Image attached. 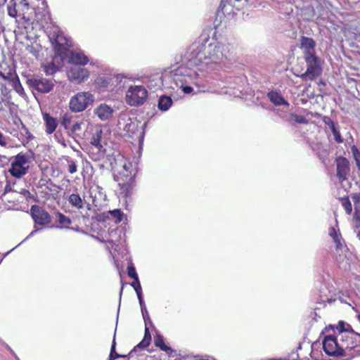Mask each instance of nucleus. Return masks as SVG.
I'll return each instance as SVG.
<instances>
[{
    "instance_id": "1",
    "label": "nucleus",
    "mask_w": 360,
    "mask_h": 360,
    "mask_svg": "<svg viewBox=\"0 0 360 360\" xmlns=\"http://www.w3.org/2000/svg\"><path fill=\"white\" fill-rule=\"evenodd\" d=\"M236 51L229 43H209V38L205 37L195 41L186 53V58L191 66L200 65L214 69L215 65H226L234 60Z\"/></svg>"
},
{
    "instance_id": "2",
    "label": "nucleus",
    "mask_w": 360,
    "mask_h": 360,
    "mask_svg": "<svg viewBox=\"0 0 360 360\" xmlns=\"http://www.w3.org/2000/svg\"><path fill=\"white\" fill-rule=\"evenodd\" d=\"M331 330L333 334L323 336L322 340L323 349L330 356H344L360 346L359 340V333L354 331L350 324L339 321L337 325L330 324L324 329L325 331Z\"/></svg>"
},
{
    "instance_id": "3",
    "label": "nucleus",
    "mask_w": 360,
    "mask_h": 360,
    "mask_svg": "<svg viewBox=\"0 0 360 360\" xmlns=\"http://www.w3.org/2000/svg\"><path fill=\"white\" fill-rule=\"evenodd\" d=\"M57 227L70 229L76 232L89 235L102 243H112V247H114L115 251H117V247L120 244H122V240L123 242L125 241V226H115L113 229H111L112 226H86L85 230L80 226Z\"/></svg>"
},
{
    "instance_id": "4",
    "label": "nucleus",
    "mask_w": 360,
    "mask_h": 360,
    "mask_svg": "<svg viewBox=\"0 0 360 360\" xmlns=\"http://www.w3.org/2000/svg\"><path fill=\"white\" fill-rule=\"evenodd\" d=\"M30 214L34 220L35 225H47L51 222L52 218L60 225H69L72 222L69 217L59 212H55L51 217L44 207L37 205L31 206Z\"/></svg>"
},
{
    "instance_id": "5",
    "label": "nucleus",
    "mask_w": 360,
    "mask_h": 360,
    "mask_svg": "<svg viewBox=\"0 0 360 360\" xmlns=\"http://www.w3.org/2000/svg\"><path fill=\"white\" fill-rule=\"evenodd\" d=\"M94 101V96L89 91L78 92L71 97L69 108L72 112H81L92 105Z\"/></svg>"
},
{
    "instance_id": "6",
    "label": "nucleus",
    "mask_w": 360,
    "mask_h": 360,
    "mask_svg": "<svg viewBox=\"0 0 360 360\" xmlns=\"http://www.w3.org/2000/svg\"><path fill=\"white\" fill-rule=\"evenodd\" d=\"M30 156L27 153H20L14 157L8 172L13 177L20 179L27 173Z\"/></svg>"
},
{
    "instance_id": "7",
    "label": "nucleus",
    "mask_w": 360,
    "mask_h": 360,
    "mask_svg": "<svg viewBox=\"0 0 360 360\" xmlns=\"http://www.w3.org/2000/svg\"><path fill=\"white\" fill-rule=\"evenodd\" d=\"M338 227L339 226H330L328 233L335 243V254L337 256V260L338 262H343L347 257V253L349 250L342 238Z\"/></svg>"
},
{
    "instance_id": "8",
    "label": "nucleus",
    "mask_w": 360,
    "mask_h": 360,
    "mask_svg": "<svg viewBox=\"0 0 360 360\" xmlns=\"http://www.w3.org/2000/svg\"><path fill=\"white\" fill-rule=\"evenodd\" d=\"M307 64V70L301 75L303 79L314 80L321 73V59L316 55L304 56Z\"/></svg>"
},
{
    "instance_id": "9",
    "label": "nucleus",
    "mask_w": 360,
    "mask_h": 360,
    "mask_svg": "<svg viewBox=\"0 0 360 360\" xmlns=\"http://www.w3.org/2000/svg\"><path fill=\"white\" fill-rule=\"evenodd\" d=\"M148 96V91L143 86H131L126 93V101L131 106L142 105Z\"/></svg>"
},
{
    "instance_id": "10",
    "label": "nucleus",
    "mask_w": 360,
    "mask_h": 360,
    "mask_svg": "<svg viewBox=\"0 0 360 360\" xmlns=\"http://www.w3.org/2000/svg\"><path fill=\"white\" fill-rule=\"evenodd\" d=\"M27 84L30 89L41 94L50 92L54 86V83L52 80L38 75L28 77Z\"/></svg>"
},
{
    "instance_id": "11",
    "label": "nucleus",
    "mask_w": 360,
    "mask_h": 360,
    "mask_svg": "<svg viewBox=\"0 0 360 360\" xmlns=\"http://www.w3.org/2000/svg\"><path fill=\"white\" fill-rule=\"evenodd\" d=\"M141 124L136 118H131L126 114L121 115L118 120V127L125 131L129 137H134L139 132V126Z\"/></svg>"
},
{
    "instance_id": "12",
    "label": "nucleus",
    "mask_w": 360,
    "mask_h": 360,
    "mask_svg": "<svg viewBox=\"0 0 360 360\" xmlns=\"http://www.w3.org/2000/svg\"><path fill=\"white\" fill-rule=\"evenodd\" d=\"M103 131L100 127H96L94 129V131L93 132L92 137L91 139L90 143L94 147V149L96 150V153H92V155L91 158L93 160H98L100 159L101 156L104 154V149L101 144V136H102Z\"/></svg>"
},
{
    "instance_id": "13",
    "label": "nucleus",
    "mask_w": 360,
    "mask_h": 360,
    "mask_svg": "<svg viewBox=\"0 0 360 360\" xmlns=\"http://www.w3.org/2000/svg\"><path fill=\"white\" fill-rule=\"evenodd\" d=\"M144 323H145V330H144L143 338L138 345H136L134 347V349L130 351V354H132L134 352H136L138 349L143 350V349L148 347L151 343L152 338H151L149 327H152V328H155V326H154L152 320L150 319V318L149 319H146L144 321Z\"/></svg>"
},
{
    "instance_id": "14",
    "label": "nucleus",
    "mask_w": 360,
    "mask_h": 360,
    "mask_svg": "<svg viewBox=\"0 0 360 360\" xmlns=\"http://www.w3.org/2000/svg\"><path fill=\"white\" fill-rule=\"evenodd\" d=\"M68 77L71 82L80 84L86 80L89 76L87 69L81 67H73L68 71Z\"/></svg>"
},
{
    "instance_id": "15",
    "label": "nucleus",
    "mask_w": 360,
    "mask_h": 360,
    "mask_svg": "<svg viewBox=\"0 0 360 360\" xmlns=\"http://www.w3.org/2000/svg\"><path fill=\"white\" fill-rule=\"evenodd\" d=\"M154 345L159 348L161 351L165 352L167 354L169 357L177 356V352L175 349H173L169 345L165 342L164 336L158 330L155 331L154 335Z\"/></svg>"
},
{
    "instance_id": "16",
    "label": "nucleus",
    "mask_w": 360,
    "mask_h": 360,
    "mask_svg": "<svg viewBox=\"0 0 360 360\" xmlns=\"http://www.w3.org/2000/svg\"><path fill=\"white\" fill-rule=\"evenodd\" d=\"M89 195L92 199V205L95 207L101 206L107 198L103 188L98 185H94L90 188Z\"/></svg>"
},
{
    "instance_id": "17",
    "label": "nucleus",
    "mask_w": 360,
    "mask_h": 360,
    "mask_svg": "<svg viewBox=\"0 0 360 360\" xmlns=\"http://www.w3.org/2000/svg\"><path fill=\"white\" fill-rule=\"evenodd\" d=\"M337 177L340 181L347 179L349 174V162L346 158L338 157L336 159Z\"/></svg>"
},
{
    "instance_id": "18",
    "label": "nucleus",
    "mask_w": 360,
    "mask_h": 360,
    "mask_svg": "<svg viewBox=\"0 0 360 360\" xmlns=\"http://www.w3.org/2000/svg\"><path fill=\"white\" fill-rule=\"evenodd\" d=\"M114 109L105 103H101L94 110V113L101 121H107L112 118Z\"/></svg>"
},
{
    "instance_id": "19",
    "label": "nucleus",
    "mask_w": 360,
    "mask_h": 360,
    "mask_svg": "<svg viewBox=\"0 0 360 360\" xmlns=\"http://www.w3.org/2000/svg\"><path fill=\"white\" fill-rule=\"evenodd\" d=\"M300 41V48L302 50L303 56L316 54V42L312 38L302 36Z\"/></svg>"
},
{
    "instance_id": "20",
    "label": "nucleus",
    "mask_w": 360,
    "mask_h": 360,
    "mask_svg": "<svg viewBox=\"0 0 360 360\" xmlns=\"http://www.w3.org/2000/svg\"><path fill=\"white\" fill-rule=\"evenodd\" d=\"M69 63L79 65H84L88 63L87 56L82 51H71L69 55Z\"/></svg>"
},
{
    "instance_id": "21",
    "label": "nucleus",
    "mask_w": 360,
    "mask_h": 360,
    "mask_svg": "<svg viewBox=\"0 0 360 360\" xmlns=\"http://www.w3.org/2000/svg\"><path fill=\"white\" fill-rule=\"evenodd\" d=\"M43 120L45 123L46 134H51L53 133L58 124L57 119L51 117L49 113H44Z\"/></svg>"
},
{
    "instance_id": "22",
    "label": "nucleus",
    "mask_w": 360,
    "mask_h": 360,
    "mask_svg": "<svg viewBox=\"0 0 360 360\" xmlns=\"http://www.w3.org/2000/svg\"><path fill=\"white\" fill-rule=\"evenodd\" d=\"M323 122L328 126L330 129L331 130L335 141L338 143H343V139L339 132V131L336 129L335 124L334 122L328 117H325L323 118Z\"/></svg>"
},
{
    "instance_id": "23",
    "label": "nucleus",
    "mask_w": 360,
    "mask_h": 360,
    "mask_svg": "<svg viewBox=\"0 0 360 360\" xmlns=\"http://www.w3.org/2000/svg\"><path fill=\"white\" fill-rule=\"evenodd\" d=\"M120 188V195L123 198H127L131 195L133 184L134 181H117Z\"/></svg>"
},
{
    "instance_id": "24",
    "label": "nucleus",
    "mask_w": 360,
    "mask_h": 360,
    "mask_svg": "<svg viewBox=\"0 0 360 360\" xmlns=\"http://www.w3.org/2000/svg\"><path fill=\"white\" fill-rule=\"evenodd\" d=\"M134 176L135 174H132V171L119 170L114 179L117 181H134Z\"/></svg>"
},
{
    "instance_id": "25",
    "label": "nucleus",
    "mask_w": 360,
    "mask_h": 360,
    "mask_svg": "<svg viewBox=\"0 0 360 360\" xmlns=\"http://www.w3.org/2000/svg\"><path fill=\"white\" fill-rule=\"evenodd\" d=\"M68 202L75 209L80 210L84 207V200L77 193H72L68 197Z\"/></svg>"
},
{
    "instance_id": "26",
    "label": "nucleus",
    "mask_w": 360,
    "mask_h": 360,
    "mask_svg": "<svg viewBox=\"0 0 360 360\" xmlns=\"http://www.w3.org/2000/svg\"><path fill=\"white\" fill-rule=\"evenodd\" d=\"M83 122H74L72 127L68 129V135L74 139L82 136Z\"/></svg>"
},
{
    "instance_id": "27",
    "label": "nucleus",
    "mask_w": 360,
    "mask_h": 360,
    "mask_svg": "<svg viewBox=\"0 0 360 360\" xmlns=\"http://www.w3.org/2000/svg\"><path fill=\"white\" fill-rule=\"evenodd\" d=\"M106 217L114 221L115 224L120 223L125 217L124 213L120 209H115L108 212Z\"/></svg>"
},
{
    "instance_id": "28",
    "label": "nucleus",
    "mask_w": 360,
    "mask_h": 360,
    "mask_svg": "<svg viewBox=\"0 0 360 360\" xmlns=\"http://www.w3.org/2000/svg\"><path fill=\"white\" fill-rule=\"evenodd\" d=\"M270 101L276 105H288V103L285 101L283 96L277 92L271 91L268 94Z\"/></svg>"
},
{
    "instance_id": "29",
    "label": "nucleus",
    "mask_w": 360,
    "mask_h": 360,
    "mask_svg": "<svg viewBox=\"0 0 360 360\" xmlns=\"http://www.w3.org/2000/svg\"><path fill=\"white\" fill-rule=\"evenodd\" d=\"M172 104V100L169 96H161L158 100V108L162 111L167 110Z\"/></svg>"
},
{
    "instance_id": "30",
    "label": "nucleus",
    "mask_w": 360,
    "mask_h": 360,
    "mask_svg": "<svg viewBox=\"0 0 360 360\" xmlns=\"http://www.w3.org/2000/svg\"><path fill=\"white\" fill-rule=\"evenodd\" d=\"M326 287L324 286V288L322 286L321 288L319 290V297H320V303L326 304V302H328V304H331L334 302L336 299L333 298L332 295L328 296L326 293Z\"/></svg>"
},
{
    "instance_id": "31",
    "label": "nucleus",
    "mask_w": 360,
    "mask_h": 360,
    "mask_svg": "<svg viewBox=\"0 0 360 360\" xmlns=\"http://www.w3.org/2000/svg\"><path fill=\"white\" fill-rule=\"evenodd\" d=\"M131 285L134 288L136 293L139 302L143 300L142 288L139 277L136 278V280H134V281L131 283Z\"/></svg>"
},
{
    "instance_id": "32",
    "label": "nucleus",
    "mask_w": 360,
    "mask_h": 360,
    "mask_svg": "<svg viewBox=\"0 0 360 360\" xmlns=\"http://www.w3.org/2000/svg\"><path fill=\"white\" fill-rule=\"evenodd\" d=\"M0 77L11 83L18 77V75L15 70L9 68L7 72H0Z\"/></svg>"
},
{
    "instance_id": "33",
    "label": "nucleus",
    "mask_w": 360,
    "mask_h": 360,
    "mask_svg": "<svg viewBox=\"0 0 360 360\" xmlns=\"http://www.w3.org/2000/svg\"><path fill=\"white\" fill-rule=\"evenodd\" d=\"M73 115L65 113L63 115L62 120H61V126L64 127L65 129L68 130L72 127V122L73 120Z\"/></svg>"
},
{
    "instance_id": "34",
    "label": "nucleus",
    "mask_w": 360,
    "mask_h": 360,
    "mask_svg": "<svg viewBox=\"0 0 360 360\" xmlns=\"http://www.w3.org/2000/svg\"><path fill=\"white\" fill-rule=\"evenodd\" d=\"M35 229L24 239L22 240L19 244H18L15 248H13L11 251L13 250L15 248L20 246L22 243L25 242L27 240H28L30 238L34 236L35 234L41 233L44 231V230L46 228H53V226H34Z\"/></svg>"
},
{
    "instance_id": "35",
    "label": "nucleus",
    "mask_w": 360,
    "mask_h": 360,
    "mask_svg": "<svg viewBox=\"0 0 360 360\" xmlns=\"http://www.w3.org/2000/svg\"><path fill=\"white\" fill-rule=\"evenodd\" d=\"M17 3L15 0H11L7 5V11L9 16L13 18L18 17Z\"/></svg>"
},
{
    "instance_id": "36",
    "label": "nucleus",
    "mask_w": 360,
    "mask_h": 360,
    "mask_svg": "<svg viewBox=\"0 0 360 360\" xmlns=\"http://www.w3.org/2000/svg\"><path fill=\"white\" fill-rule=\"evenodd\" d=\"M13 89L20 96L25 95L24 89L20 82L18 76L10 83Z\"/></svg>"
},
{
    "instance_id": "37",
    "label": "nucleus",
    "mask_w": 360,
    "mask_h": 360,
    "mask_svg": "<svg viewBox=\"0 0 360 360\" xmlns=\"http://www.w3.org/2000/svg\"><path fill=\"white\" fill-rule=\"evenodd\" d=\"M65 160H66L68 163L67 169L68 171L70 174H75L77 171V165L76 163V161L73 160L72 159L70 158L69 157H65Z\"/></svg>"
},
{
    "instance_id": "38",
    "label": "nucleus",
    "mask_w": 360,
    "mask_h": 360,
    "mask_svg": "<svg viewBox=\"0 0 360 360\" xmlns=\"http://www.w3.org/2000/svg\"><path fill=\"white\" fill-rule=\"evenodd\" d=\"M351 150L355 160L356 165L359 170L360 171V151L356 146L351 147Z\"/></svg>"
},
{
    "instance_id": "39",
    "label": "nucleus",
    "mask_w": 360,
    "mask_h": 360,
    "mask_svg": "<svg viewBox=\"0 0 360 360\" xmlns=\"http://www.w3.org/2000/svg\"><path fill=\"white\" fill-rule=\"evenodd\" d=\"M20 195H22L27 200H32L34 202H37V198L34 193H30L28 190L25 188H22L19 192Z\"/></svg>"
},
{
    "instance_id": "40",
    "label": "nucleus",
    "mask_w": 360,
    "mask_h": 360,
    "mask_svg": "<svg viewBox=\"0 0 360 360\" xmlns=\"http://www.w3.org/2000/svg\"><path fill=\"white\" fill-rule=\"evenodd\" d=\"M127 270L128 276L132 278L133 280H136V278L139 277L136 268L132 263H130L128 265Z\"/></svg>"
},
{
    "instance_id": "41",
    "label": "nucleus",
    "mask_w": 360,
    "mask_h": 360,
    "mask_svg": "<svg viewBox=\"0 0 360 360\" xmlns=\"http://www.w3.org/2000/svg\"><path fill=\"white\" fill-rule=\"evenodd\" d=\"M55 42L58 46H63L65 45H68L67 39L63 35V34H58L56 39Z\"/></svg>"
},
{
    "instance_id": "42",
    "label": "nucleus",
    "mask_w": 360,
    "mask_h": 360,
    "mask_svg": "<svg viewBox=\"0 0 360 360\" xmlns=\"http://www.w3.org/2000/svg\"><path fill=\"white\" fill-rule=\"evenodd\" d=\"M342 205L347 214H350L352 211V204L348 198L342 199Z\"/></svg>"
},
{
    "instance_id": "43",
    "label": "nucleus",
    "mask_w": 360,
    "mask_h": 360,
    "mask_svg": "<svg viewBox=\"0 0 360 360\" xmlns=\"http://www.w3.org/2000/svg\"><path fill=\"white\" fill-rule=\"evenodd\" d=\"M139 302L140 304L141 311V314H142L143 321H145L146 319H149L150 317L148 310L146 309V306L144 300L142 301H139Z\"/></svg>"
},
{
    "instance_id": "44",
    "label": "nucleus",
    "mask_w": 360,
    "mask_h": 360,
    "mask_svg": "<svg viewBox=\"0 0 360 360\" xmlns=\"http://www.w3.org/2000/svg\"><path fill=\"white\" fill-rule=\"evenodd\" d=\"M120 356V354L116 352V342H115V334L114 335V338L111 345L110 352L109 356H112L115 359H117Z\"/></svg>"
},
{
    "instance_id": "45",
    "label": "nucleus",
    "mask_w": 360,
    "mask_h": 360,
    "mask_svg": "<svg viewBox=\"0 0 360 360\" xmlns=\"http://www.w3.org/2000/svg\"><path fill=\"white\" fill-rule=\"evenodd\" d=\"M58 70V68L54 63H50L44 67V72L46 75H53Z\"/></svg>"
},
{
    "instance_id": "46",
    "label": "nucleus",
    "mask_w": 360,
    "mask_h": 360,
    "mask_svg": "<svg viewBox=\"0 0 360 360\" xmlns=\"http://www.w3.org/2000/svg\"><path fill=\"white\" fill-rule=\"evenodd\" d=\"M291 117L293 118L294 121L297 123L300 124H307L308 120L302 115H298L296 114H292Z\"/></svg>"
},
{
    "instance_id": "47",
    "label": "nucleus",
    "mask_w": 360,
    "mask_h": 360,
    "mask_svg": "<svg viewBox=\"0 0 360 360\" xmlns=\"http://www.w3.org/2000/svg\"><path fill=\"white\" fill-rule=\"evenodd\" d=\"M28 10L25 9L23 7L18 8V17L21 18L25 22H28L30 18L25 16V13Z\"/></svg>"
},
{
    "instance_id": "48",
    "label": "nucleus",
    "mask_w": 360,
    "mask_h": 360,
    "mask_svg": "<svg viewBox=\"0 0 360 360\" xmlns=\"http://www.w3.org/2000/svg\"><path fill=\"white\" fill-rule=\"evenodd\" d=\"M352 200L354 202V205L356 207H358L357 205L360 202V193H353L351 195Z\"/></svg>"
},
{
    "instance_id": "49",
    "label": "nucleus",
    "mask_w": 360,
    "mask_h": 360,
    "mask_svg": "<svg viewBox=\"0 0 360 360\" xmlns=\"http://www.w3.org/2000/svg\"><path fill=\"white\" fill-rule=\"evenodd\" d=\"M354 220L356 223L360 224V207H355Z\"/></svg>"
},
{
    "instance_id": "50",
    "label": "nucleus",
    "mask_w": 360,
    "mask_h": 360,
    "mask_svg": "<svg viewBox=\"0 0 360 360\" xmlns=\"http://www.w3.org/2000/svg\"><path fill=\"white\" fill-rule=\"evenodd\" d=\"M18 8L23 7L26 10L30 9L29 4L27 0H20L18 3H17Z\"/></svg>"
},
{
    "instance_id": "51",
    "label": "nucleus",
    "mask_w": 360,
    "mask_h": 360,
    "mask_svg": "<svg viewBox=\"0 0 360 360\" xmlns=\"http://www.w3.org/2000/svg\"><path fill=\"white\" fill-rule=\"evenodd\" d=\"M14 184H15V183H13V185H12L9 181H7V182H6V186H5V189H4V193L15 191L13 189V186Z\"/></svg>"
},
{
    "instance_id": "52",
    "label": "nucleus",
    "mask_w": 360,
    "mask_h": 360,
    "mask_svg": "<svg viewBox=\"0 0 360 360\" xmlns=\"http://www.w3.org/2000/svg\"><path fill=\"white\" fill-rule=\"evenodd\" d=\"M132 165L130 162H125L122 166L121 169L120 170H128V171H132Z\"/></svg>"
},
{
    "instance_id": "53",
    "label": "nucleus",
    "mask_w": 360,
    "mask_h": 360,
    "mask_svg": "<svg viewBox=\"0 0 360 360\" xmlns=\"http://www.w3.org/2000/svg\"><path fill=\"white\" fill-rule=\"evenodd\" d=\"M6 145V138L4 134L0 131V146H5Z\"/></svg>"
},
{
    "instance_id": "54",
    "label": "nucleus",
    "mask_w": 360,
    "mask_h": 360,
    "mask_svg": "<svg viewBox=\"0 0 360 360\" xmlns=\"http://www.w3.org/2000/svg\"><path fill=\"white\" fill-rule=\"evenodd\" d=\"M183 91L187 94H191L193 91V88L189 86H183Z\"/></svg>"
},
{
    "instance_id": "55",
    "label": "nucleus",
    "mask_w": 360,
    "mask_h": 360,
    "mask_svg": "<svg viewBox=\"0 0 360 360\" xmlns=\"http://www.w3.org/2000/svg\"><path fill=\"white\" fill-rule=\"evenodd\" d=\"M139 351H141V349H138L136 352H134L132 354H130V352L127 355H126V354H120L118 358H127L128 356H133Z\"/></svg>"
},
{
    "instance_id": "56",
    "label": "nucleus",
    "mask_w": 360,
    "mask_h": 360,
    "mask_svg": "<svg viewBox=\"0 0 360 360\" xmlns=\"http://www.w3.org/2000/svg\"><path fill=\"white\" fill-rule=\"evenodd\" d=\"M185 60L187 61V65H188V66H189L190 68H194V67H195V66H191V65H188V60L186 59V57H185ZM195 67L197 68V70H195V72H198V70H199V71H203V70H205V69L206 68H204V69H203V70H200V68H201V66H200V65H198V66H195ZM207 68V69H209L210 68Z\"/></svg>"
},
{
    "instance_id": "57",
    "label": "nucleus",
    "mask_w": 360,
    "mask_h": 360,
    "mask_svg": "<svg viewBox=\"0 0 360 360\" xmlns=\"http://www.w3.org/2000/svg\"><path fill=\"white\" fill-rule=\"evenodd\" d=\"M124 284H122V286L121 288L120 292V300H121L122 293L123 291Z\"/></svg>"
},
{
    "instance_id": "58",
    "label": "nucleus",
    "mask_w": 360,
    "mask_h": 360,
    "mask_svg": "<svg viewBox=\"0 0 360 360\" xmlns=\"http://www.w3.org/2000/svg\"><path fill=\"white\" fill-rule=\"evenodd\" d=\"M356 319L359 321V322L360 323V314L356 316Z\"/></svg>"
},
{
    "instance_id": "59",
    "label": "nucleus",
    "mask_w": 360,
    "mask_h": 360,
    "mask_svg": "<svg viewBox=\"0 0 360 360\" xmlns=\"http://www.w3.org/2000/svg\"><path fill=\"white\" fill-rule=\"evenodd\" d=\"M108 360H115V359L114 358H112V356H108Z\"/></svg>"
},
{
    "instance_id": "60",
    "label": "nucleus",
    "mask_w": 360,
    "mask_h": 360,
    "mask_svg": "<svg viewBox=\"0 0 360 360\" xmlns=\"http://www.w3.org/2000/svg\"><path fill=\"white\" fill-rule=\"evenodd\" d=\"M6 348L8 349V350L12 351V349L8 345H6Z\"/></svg>"
},
{
    "instance_id": "61",
    "label": "nucleus",
    "mask_w": 360,
    "mask_h": 360,
    "mask_svg": "<svg viewBox=\"0 0 360 360\" xmlns=\"http://www.w3.org/2000/svg\"><path fill=\"white\" fill-rule=\"evenodd\" d=\"M357 237H358V238H359V240H360V231H359L358 232V233H357Z\"/></svg>"
},
{
    "instance_id": "62",
    "label": "nucleus",
    "mask_w": 360,
    "mask_h": 360,
    "mask_svg": "<svg viewBox=\"0 0 360 360\" xmlns=\"http://www.w3.org/2000/svg\"><path fill=\"white\" fill-rule=\"evenodd\" d=\"M11 352V354H13L15 357H16V355L14 353V352L12 350V351H10Z\"/></svg>"
},
{
    "instance_id": "63",
    "label": "nucleus",
    "mask_w": 360,
    "mask_h": 360,
    "mask_svg": "<svg viewBox=\"0 0 360 360\" xmlns=\"http://www.w3.org/2000/svg\"><path fill=\"white\" fill-rule=\"evenodd\" d=\"M182 357H183V358H188V355L183 356Z\"/></svg>"
},
{
    "instance_id": "64",
    "label": "nucleus",
    "mask_w": 360,
    "mask_h": 360,
    "mask_svg": "<svg viewBox=\"0 0 360 360\" xmlns=\"http://www.w3.org/2000/svg\"><path fill=\"white\" fill-rule=\"evenodd\" d=\"M32 49H34V48L32 46L30 47V52H32Z\"/></svg>"
}]
</instances>
